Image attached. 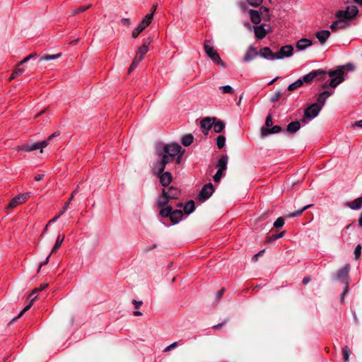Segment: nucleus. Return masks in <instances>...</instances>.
Masks as SVG:
<instances>
[{"mask_svg":"<svg viewBox=\"0 0 362 362\" xmlns=\"http://www.w3.org/2000/svg\"><path fill=\"white\" fill-rule=\"evenodd\" d=\"M180 194V189L173 186L163 188L162 189V196L157 200V206L163 207L168 205H173L171 201L177 199Z\"/></svg>","mask_w":362,"mask_h":362,"instance_id":"obj_2","label":"nucleus"},{"mask_svg":"<svg viewBox=\"0 0 362 362\" xmlns=\"http://www.w3.org/2000/svg\"><path fill=\"white\" fill-rule=\"evenodd\" d=\"M193 140H194V137L192 134H187V135H185L182 138V144L185 146H189V145L192 144V143L193 142Z\"/></svg>","mask_w":362,"mask_h":362,"instance_id":"obj_32","label":"nucleus"},{"mask_svg":"<svg viewBox=\"0 0 362 362\" xmlns=\"http://www.w3.org/2000/svg\"><path fill=\"white\" fill-rule=\"evenodd\" d=\"M276 240V235H270V236L267 238V242H268V243H271V242L274 241Z\"/></svg>","mask_w":362,"mask_h":362,"instance_id":"obj_62","label":"nucleus"},{"mask_svg":"<svg viewBox=\"0 0 362 362\" xmlns=\"http://www.w3.org/2000/svg\"><path fill=\"white\" fill-rule=\"evenodd\" d=\"M282 130L281 127L279 125H275L273 127L270 128H264L261 129V134L262 136L264 137L269 134H277Z\"/></svg>","mask_w":362,"mask_h":362,"instance_id":"obj_21","label":"nucleus"},{"mask_svg":"<svg viewBox=\"0 0 362 362\" xmlns=\"http://www.w3.org/2000/svg\"><path fill=\"white\" fill-rule=\"evenodd\" d=\"M204 49L206 54L213 62L220 65L221 67H226V64L221 60L218 53L212 46L211 40H205Z\"/></svg>","mask_w":362,"mask_h":362,"instance_id":"obj_4","label":"nucleus"},{"mask_svg":"<svg viewBox=\"0 0 362 362\" xmlns=\"http://www.w3.org/2000/svg\"><path fill=\"white\" fill-rule=\"evenodd\" d=\"M223 170L218 169V170L216 171V174L214 176V180L215 182H218L220 181L223 176Z\"/></svg>","mask_w":362,"mask_h":362,"instance_id":"obj_51","label":"nucleus"},{"mask_svg":"<svg viewBox=\"0 0 362 362\" xmlns=\"http://www.w3.org/2000/svg\"><path fill=\"white\" fill-rule=\"evenodd\" d=\"M147 28L144 23H140L138 26L132 31V35L133 38H136L146 28Z\"/></svg>","mask_w":362,"mask_h":362,"instance_id":"obj_29","label":"nucleus"},{"mask_svg":"<svg viewBox=\"0 0 362 362\" xmlns=\"http://www.w3.org/2000/svg\"><path fill=\"white\" fill-rule=\"evenodd\" d=\"M339 69H341L344 72V70H347V71H353L355 70L356 66L353 64H351V63H347V64H346L344 66H340L339 67Z\"/></svg>","mask_w":362,"mask_h":362,"instance_id":"obj_46","label":"nucleus"},{"mask_svg":"<svg viewBox=\"0 0 362 362\" xmlns=\"http://www.w3.org/2000/svg\"><path fill=\"white\" fill-rule=\"evenodd\" d=\"M325 75V71L322 69H317L310 72L308 74H305L302 78H300L302 81V83H310L315 78L318 76H321Z\"/></svg>","mask_w":362,"mask_h":362,"instance_id":"obj_13","label":"nucleus"},{"mask_svg":"<svg viewBox=\"0 0 362 362\" xmlns=\"http://www.w3.org/2000/svg\"><path fill=\"white\" fill-rule=\"evenodd\" d=\"M322 110L321 105L318 103H313L310 105L305 110L303 117L301 119L302 123H307L310 120L316 117Z\"/></svg>","mask_w":362,"mask_h":362,"instance_id":"obj_6","label":"nucleus"},{"mask_svg":"<svg viewBox=\"0 0 362 362\" xmlns=\"http://www.w3.org/2000/svg\"><path fill=\"white\" fill-rule=\"evenodd\" d=\"M68 209V204H64V207L62 209V210L59 212V214L55 216L57 217V219L66 211V210Z\"/></svg>","mask_w":362,"mask_h":362,"instance_id":"obj_57","label":"nucleus"},{"mask_svg":"<svg viewBox=\"0 0 362 362\" xmlns=\"http://www.w3.org/2000/svg\"><path fill=\"white\" fill-rule=\"evenodd\" d=\"M273 124L272 116L271 114H269L266 117L265 120V127L264 128H270Z\"/></svg>","mask_w":362,"mask_h":362,"instance_id":"obj_48","label":"nucleus"},{"mask_svg":"<svg viewBox=\"0 0 362 362\" xmlns=\"http://www.w3.org/2000/svg\"><path fill=\"white\" fill-rule=\"evenodd\" d=\"M62 55L61 53L57 54H46L40 59V61H49L58 59Z\"/></svg>","mask_w":362,"mask_h":362,"instance_id":"obj_41","label":"nucleus"},{"mask_svg":"<svg viewBox=\"0 0 362 362\" xmlns=\"http://www.w3.org/2000/svg\"><path fill=\"white\" fill-rule=\"evenodd\" d=\"M259 55L264 59L272 61L276 59V53L272 52L271 49L267 47L261 49L259 52Z\"/></svg>","mask_w":362,"mask_h":362,"instance_id":"obj_17","label":"nucleus"},{"mask_svg":"<svg viewBox=\"0 0 362 362\" xmlns=\"http://www.w3.org/2000/svg\"><path fill=\"white\" fill-rule=\"evenodd\" d=\"M141 62V57H139L138 55H136L133 59V62L132 64L130 65V67L129 69V72L132 71L134 69H135L137 66V64Z\"/></svg>","mask_w":362,"mask_h":362,"instance_id":"obj_45","label":"nucleus"},{"mask_svg":"<svg viewBox=\"0 0 362 362\" xmlns=\"http://www.w3.org/2000/svg\"><path fill=\"white\" fill-rule=\"evenodd\" d=\"M258 54L259 53L257 49L254 46L250 45L244 56L243 61L245 62H250L251 60L254 59Z\"/></svg>","mask_w":362,"mask_h":362,"instance_id":"obj_18","label":"nucleus"},{"mask_svg":"<svg viewBox=\"0 0 362 362\" xmlns=\"http://www.w3.org/2000/svg\"><path fill=\"white\" fill-rule=\"evenodd\" d=\"M226 322H227V320H225L221 323H219L218 325H214L212 327V328L214 329H220Z\"/></svg>","mask_w":362,"mask_h":362,"instance_id":"obj_56","label":"nucleus"},{"mask_svg":"<svg viewBox=\"0 0 362 362\" xmlns=\"http://www.w3.org/2000/svg\"><path fill=\"white\" fill-rule=\"evenodd\" d=\"M178 346V342L175 341L170 344L169 346H166L164 349V352H168L172 350L173 349L176 348Z\"/></svg>","mask_w":362,"mask_h":362,"instance_id":"obj_53","label":"nucleus"},{"mask_svg":"<svg viewBox=\"0 0 362 362\" xmlns=\"http://www.w3.org/2000/svg\"><path fill=\"white\" fill-rule=\"evenodd\" d=\"M361 252V245H357L354 250V256L356 259H359Z\"/></svg>","mask_w":362,"mask_h":362,"instance_id":"obj_52","label":"nucleus"},{"mask_svg":"<svg viewBox=\"0 0 362 362\" xmlns=\"http://www.w3.org/2000/svg\"><path fill=\"white\" fill-rule=\"evenodd\" d=\"M215 118L211 119L210 117H206L200 122L201 129L204 134L206 135L208 134L209 131L212 127Z\"/></svg>","mask_w":362,"mask_h":362,"instance_id":"obj_16","label":"nucleus"},{"mask_svg":"<svg viewBox=\"0 0 362 362\" xmlns=\"http://www.w3.org/2000/svg\"><path fill=\"white\" fill-rule=\"evenodd\" d=\"M228 160V157L227 155H222L218 161L217 167L218 168V170H221L223 171L226 170L227 168V163Z\"/></svg>","mask_w":362,"mask_h":362,"instance_id":"obj_26","label":"nucleus"},{"mask_svg":"<svg viewBox=\"0 0 362 362\" xmlns=\"http://www.w3.org/2000/svg\"><path fill=\"white\" fill-rule=\"evenodd\" d=\"M358 13V9L356 6L351 5L347 6L346 10L338 11L335 16L337 18L344 21L346 23L354 18Z\"/></svg>","mask_w":362,"mask_h":362,"instance_id":"obj_5","label":"nucleus"},{"mask_svg":"<svg viewBox=\"0 0 362 362\" xmlns=\"http://www.w3.org/2000/svg\"><path fill=\"white\" fill-rule=\"evenodd\" d=\"M284 219L282 217H279L274 223V226L275 228H281L284 225Z\"/></svg>","mask_w":362,"mask_h":362,"instance_id":"obj_47","label":"nucleus"},{"mask_svg":"<svg viewBox=\"0 0 362 362\" xmlns=\"http://www.w3.org/2000/svg\"><path fill=\"white\" fill-rule=\"evenodd\" d=\"M50 255H51V254H49V255L46 257V259H45V260H44V262H41V263L40 264V265H39V268H38V270H37V272H40V268H41L43 265H45V264H47L48 263L49 259V257H50Z\"/></svg>","mask_w":362,"mask_h":362,"instance_id":"obj_55","label":"nucleus"},{"mask_svg":"<svg viewBox=\"0 0 362 362\" xmlns=\"http://www.w3.org/2000/svg\"><path fill=\"white\" fill-rule=\"evenodd\" d=\"M151 37H149L148 38V41L144 42L141 47H139L136 55H138L139 57H141V61L143 59L144 56L148 51V46L151 43Z\"/></svg>","mask_w":362,"mask_h":362,"instance_id":"obj_22","label":"nucleus"},{"mask_svg":"<svg viewBox=\"0 0 362 362\" xmlns=\"http://www.w3.org/2000/svg\"><path fill=\"white\" fill-rule=\"evenodd\" d=\"M303 86V83H302V81L299 78L298 79L297 81H294L293 83H292L291 84H290L288 86V88L287 90L288 91H293L295 90H296L297 88L301 87Z\"/></svg>","mask_w":362,"mask_h":362,"instance_id":"obj_35","label":"nucleus"},{"mask_svg":"<svg viewBox=\"0 0 362 362\" xmlns=\"http://www.w3.org/2000/svg\"><path fill=\"white\" fill-rule=\"evenodd\" d=\"M28 197H29V193L22 194H19V195L15 197L8 203L7 209H12L15 208L18 205H20V204H23L24 202H25V200Z\"/></svg>","mask_w":362,"mask_h":362,"instance_id":"obj_15","label":"nucleus"},{"mask_svg":"<svg viewBox=\"0 0 362 362\" xmlns=\"http://www.w3.org/2000/svg\"><path fill=\"white\" fill-rule=\"evenodd\" d=\"M47 146V141H42L33 144H23L21 146L20 149L25 151H33L37 149H40V152H42V149Z\"/></svg>","mask_w":362,"mask_h":362,"instance_id":"obj_12","label":"nucleus"},{"mask_svg":"<svg viewBox=\"0 0 362 362\" xmlns=\"http://www.w3.org/2000/svg\"><path fill=\"white\" fill-rule=\"evenodd\" d=\"M348 25H349V23H346L344 21L338 19L337 21H334L331 24L330 28L332 30H335L337 29H343V28H345Z\"/></svg>","mask_w":362,"mask_h":362,"instance_id":"obj_28","label":"nucleus"},{"mask_svg":"<svg viewBox=\"0 0 362 362\" xmlns=\"http://www.w3.org/2000/svg\"><path fill=\"white\" fill-rule=\"evenodd\" d=\"M153 173L159 178L160 182L164 188L168 187L173 180V176L170 173L164 171L159 172L158 170L156 168V163L153 164Z\"/></svg>","mask_w":362,"mask_h":362,"instance_id":"obj_8","label":"nucleus"},{"mask_svg":"<svg viewBox=\"0 0 362 362\" xmlns=\"http://www.w3.org/2000/svg\"><path fill=\"white\" fill-rule=\"evenodd\" d=\"M64 240V235H62V237H61V235H59L57 237L56 243L51 250V254L57 251V250L61 247Z\"/></svg>","mask_w":362,"mask_h":362,"instance_id":"obj_34","label":"nucleus"},{"mask_svg":"<svg viewBox=\"0 0 362 362\" xmlns=\"http://www.w3.org/2000/svg\"><path fill=\"white\" fill-rule=\"evenodd\" d=\"M269 9L267 7L262 6L259 11L250 9L249 11L251 21L254 24H259L261 22V16H263L264 12L268 13Z\"/></svg>","mask_w":362,"mask_h":362,"instance_id":"obj_10","label":"nucleus"},{"mask_svg":"<svg viewBox=\"0 0 362 362\" xmlns=\"http://www.w3.org/2000/svg\"><path fill=\"white\" fill-rule=\"evenodd\" d=\"M224 288H222L221 290H219L217 293H216V299L217 300H219L221 298V297L223 296V293H224Z\"/></svg>","mask_w":362,"mask_h":362,"instance_id":"obj_60","label":"nucleus"},{"mask_svg":"<svg viewBox=\"0 0 362 362\" xmlns=\"http://www.w3.org/2000/svg\"><path fill=\"white\" fill-rule=\"evenodd\" d=\"M348 293V287H347V286H346L345 290H344V292L341 293V297H340V300H341V302H342V301H344V297H345V296L346 295V293Z\"/></svg>","mask_w":362,"mask_h":362,"instance_id":"obj_61","label":"nucleus"},{"mask_svg":"<svg viewBox=\"0 0 362 362\" xmlns=\"http://www.w3.org/2000/svg\"><path fill=\"white\" fill-rule=\"evenodd\" d=\"M153 18V13H148L144 16L143 20L141 21V23H144V25L148 27L151 23Z\"/></svg>","mask_w":362,"mask_h":362,"instance_id":"obj_40","label":"nucleus"},{"mask_svg":"<svg viewBox=\"0 0 362 362\" xmlns=\"http://www.w3.org/2000/svg\"><path fill=\"white\" fill-rule=\"evenodd\" d=\"M344 74V72L342 69L339 68L336 70L329 71L328 76L331 78L329 86L332 88H336L345 80L343 76Z\"/></svg>","mask_w":362,"mask_h":362,"instance_id":"obj_7","label":"nucleus"},{"mask_svg":"<svg viewBox=\"0 0 362 362\" xmlns=\"http://www.w3.org/2000/svg\"><path fill=\"white\" fill-rule=\"evenodd\" d=\"M315 36L321 44H324L330 36V32L327 30H323L316 33Z\"/></svg>","mask_w":362,"mask_h":362,"instance_id":"obj_24","label":"nucleus"},{"mask_svg":"<svg viewBox=\"0 0 362 362\" xmlns=\"http://www.w3.org/2000/svg\"><path fill=\"white\" fill-rule=\"evenodd\" d=\"M48 284H46V283H43L42 284H40V287L38 288H35L31 293L30 294V297H32V298L34 297V296H36L37 297V293L38 292H40V291H42L44 290L45 288H46L47 287Z\"/></svg>","mask_w":362,"mask_h":362,"instance_id":"obj_38","label":"nucleus"},{"mask_svg":"<svg viewBox=\"0 0 362 362\" xmlns=\"http://www.w3.org/2000/svg\"><path fill=\"white\" fill-rule=\"evenodd\" d=\"M346 205L353 210H358L362 207V195Z\"/></svg>","mask_w":362,"mask_h":362,"instance_id":"obj_25","label":"nucleus"},{"mask_svg":"<svg viewBox=\"0 0 362 362\" xmlns=\"http://www.w3.org/2000/svg\"><path fill=\"white\" fill-rule=\"evenodd\" d=\"M220 89L221 90L223 93L233 94L234 92L233 88L229 85L221 86Z\"/></svg>","mask_w":362,"mask_h":362,"instance_id":"obj_43","label":"nucleus"},{"mask_svg":"<svg viewBox=\"0 0 362 362\" xmlns=\"http://www.w3.org/2000/svg\"><path fill=\"white\" fill-rule=\"evenodd\" d=\"M195 209V204L194 201L190 200L184 206V211L187 214H190Z\"/></svg>","mask_w":362,"mask_h":362,"instance_id":"obj_30","label":"nucleus"},{"mask_svg":"<svg viewBox=\"0 0 362 362\" xmlns=\"http://www.w3.org/2000/svg\"><path fill=\"white\" fill-rule=\"evenodd\" d=\"M353 127H361V128H362V119H361V120H359V121L356 122L353 124Z\"/></svg>","mask_w":362,"mask_h":362,"instance_id":"obj_63","label":"nucleus"},{"mask_svg":"<svg viewBox=\"0 0 362 362\" xmlns=\"http://www.w3.org/2000/svg\"><path fill=\"white\" fill-rule=\"evenodd\" d=\"M35 298H36V296H34V297L32 298V300H30V302L29 303V304H28V305H26V306L23 309V310H21V313L18 315V316H16V317H14V318L13 319V321L16 320L17 319H18L19 317H21L23 315V313H24L25 312L28 311V310L31 308V306H32V305H33V300H34Z\"/></svg>","mask_w":362,"mask_h":362,"instance_id":"obj_36","label":"nucleus"},{"mask_svg":"<svg viewBox=\"0 0 362 362\" xmlns=\"http://www.w3.org/2000/svg\"><path fill=\"white\" fill-rule=\"evenodd\" d=\"M214 192V185L211 182L206 184L203 186L199 194H198L199 200L202 202L206 201L212 195Z\"/></svg>","mask_w":362,"mask_h":362,"instance_id":"obj_9","label":"nucleus"},{"mask_svg":"<svg viewBox=\"0 0 362 362\" xmlns=\"http://www.w3.org/2000/svg\"><path fill=\"white\" fill-rule=\"evenodd\" d=\"M23 71H24V69L22 68H19V69L14 70L13 72L12 73V74L11 75V76L9 77V81H12L17 76L21 75Z\"/></svg>","mask_w":362,"mask_h":362,"instance_id":"obj_44","label":"nucleus"},{"mask_svg":"<svg viewBox=\"0 0 362 362\" xmlns=\"http://www.w3.org/2000/svg\"><path fill=\"white\" fill-rule=\"evenodd\" d=\"M121 22L125 26L130 25V19L129 18H123L121 19Z\"/></svg>","mask_w":362,"mask_h":362,"instance_id":"obj_59","label":"nucleus"},{"mask_svg":"<svg viewBox=\"0 0 362 362\" xmlns=\"http://www.w3.org/2000/svg\"><path fill=\"white\" fill-rule=\"evenodd\" d=\"M254 32L257 39H263L269 33L271 32L269 25L262 24L260 25L254 26Z\"/></svg>","mask_w":362,"mask_h":362,"instance_id":"obj_11","label":"nucleus"},{"mask_svg":"<svg viewBox=\"0 0 362 362\" xmlns=\"http://www.w3.org/2000/svg\"><path fill=\"white\" fill-rule=\"evenodd\" d=\"M282 95V93L281 91H277L270 98V101L272 103H275L276 102L277 100H279V98L281 97Z\"/></svg>","mask_w":362,"mask_h":362,"instance_id":"obj_50","label":"nucleus"},{"mask_svg":"<svg viewBox=\"0 0 362 362\" xmlns=\"http://www.w3.org/2000/svg\"><path fill=\"white\" fill-rule=\"evenodd\" d=\"M91 6V5H88L86 6H79L78 8H77L76 9H74V10H71V15L73 16H75L76 14H78L80 13H82L86 10H88L90 7Z\"/></svg>","mask_w":362,"mask_h":362,"instance_id":"obj_39","label":"nucleus"},{"mask_svg":"<svg viewBox=\"0 0 362 362\" xmlns=\"http://www.w3.org/2000/svg\"><path fill=\"white\" fill-rule=\"evenodd\" d=\"M183 152L181 146L178 144L158 145L156 153L160 159L156 162V168L159 172L164 171L166 165L175 159H176V163L179 164Z\"/></svg>","mask_w":362,"mask_h":362,"instance_id":"obj_1","label":"nucleus"},{"mask_svg":"<svg viewBox=\"0 0 362 362\" xmlns=\"http://www.w3.org/2000/svg\"><path fill=\"white\" fill-rule=\"evenodd\" d=\"M350 354H351V351L348 346H346L342 348L343 360L344 362L349 361Z\"/></svg>","mask_w":362,"mask_h":362,"instance_id":"obj_37","label":"nucleus"},{"mask_svg":"<svg viewBox=\"0 0 362 362\" xmlns=\"http://www.w3.org/2000/svg\"><path fill=\"white\" fill-rule=\"evenodd\" d=\"M226 142V138L223 135H219L216 139V145L218 148H222Z\"/></svg>","mask_w":362,"mask_h":362,"instance_id":"obj_42","label":"nucleus"},{"mask_svg":"<svg viewBox=\"0 0 362 362\" xmlns=\"http://www.w3.org/2000/svg\"><path fill=\"white\" fill-rule=\"evenodd\" d=\"M160 209L159 214L163 218L169 217L173 224L178 223L182 218L183 212L180 209L173 210V205H168Z\"/></svg>","mask_w":362,"mask_h":362,"instance_id":"obj_3","label":"nucleus"},{"mask_svg":"<svg viewBox=\"0 0 362 362\" xmlns=\"http://www.w3.org/2000/svg\"><path fill=\"white\" fill-rule=\"evenodd\" d=\"M44 175L43 174H39V175H37L35 177V181H40L41 180L43 179L44 177Z\"/></svg>","mask_w":362,"mask_h":362,"instance_id":"obj_64","label":"nucleus"},{"mask_svg":"<svg viewBox=\"0 0 362 362\" xmlns=\"http://www.w3.org/2000/svg\"><path fill=\"white\" fill-rule=\"evenodd\" d=\"M78 186L77 187V188L76 189H74L71 194V197H69V200L67 201V202L65 204H68V206H69L71 202L73 200L75 194L78 192Z\"/></svg>","mask_w":362,"mask_h":362,"instance_id":"obj_54","label":"nucleus"},{"mask_svg":"<svg viewBox=\"0 0 362 362\" xmlns=\"http://www.w3.org/2000/svg\"><path fill=\"white\" fill-rule=\"evenodd\" d=\"M247 3L252 6L257 7L261 5L263 0H246Z\"/></svg>","mask_w":362,"mask_h":362,"instance_id":"obj_49","label":"nucleus"},{"mask_svg":"<svg viewBox=\"0 0 362 362\" xmlns=\"http://www.w3.org/2000/svg\"><path fill=\"white\" fill-rule=\"evenodd\" d=\"M300 122L295 121L289 123L287 126V132L290 134L296 132L300 128Z\"/></svg>","mask_w":362,"mask_h":362,"instance_id":"obj_27","label":"nucleus"},{"mask_svg":"<svg viewBox=\"0 0 362 362\" xmlns=\"http://www.w3.org/2000/svg\"><path fill=\"white\" fill-rule=\"evenodd\" d=\"M334 93L333 90H325L319 94L317 98V103L321 105V108L325 105L327 99Z\"/></svg>","mask_w":362,"mask_h":362,"instance_id":"obj_19","label":"nucleus"},{"mask_svg":"<svg viewBox=\"0 0 362 362\" xmlns=\"http://www.w3.org/2000/svg\"><path fill=\"white\" fill-rule=\"evenodd\" d=\"M225 127V123L223 121H218L216 123L214 122L213 128L216 133H220Z\"/></svg>","mask_w":362,"mask_h":362,"instance_id":"obj_33","label":"nucleus"},{"mask_svg":"<svg viewBox=\"0 0 362 362\" xmlns=\"http://www.w3.org/2000/svg\"><path fill=\"white\" fill-rule=\"evenodd\" d=\"M132 303L136 309H139L140 306L143 304V302L133 300Z\"/></svg>","mask_w":362,"mask_h":362,"instance_id":"obj_58","label":"nucleus"},{"mask_svg":"<svg viewBox=\"0 0 362 362\" xmlns=\"http://www.w3.org/2000/svg\"><path fill=\"white\" fill-rule=\"evenodd\" d=\"M293 47L292 45H287L281 47L278 52H276V59H282L285 57H289L293 54Z\"/></svg>","mask_w":362,"mask_h":362,"instance_id":"obj_14","label":"nucleus"},{"mask_svg":"<svg viewBox=\"0 0 362 362\" xmlns=\"http://www.w3.org/2000/svg\"><path fill=\"white\" fill-rule=\"evenodd\" d=\"M349 264H346L343 268L339 269L337 274V279L341 281H346L349 277Z\"/></svg>","mask_w":362,"mask_h":362,"instance_id":"obj_20","label":"nucleus"},{"mask_svg":"<svg viewBox=\"0 0 362 362\" xmlns=\"http://www.w3.org/2000/svg\"><path fill=\"white\" fill-rule=\"evenodd\" d=\"M313 45L310 40L307 38H302L296 42V48L300 50H304Z\"/></svg>","mask_w":362,"mask_h":362,"instance_id":"obj_23","label":"nucleus"},{"mask_svg":"<svg viewBox=\"0 0 362 362\" xmlns=\"http://www.w3.org/2000/svg\"><path fill=\"white\" fill-rule=\"evenodd\" d=\"M310 206H312V204L306 205V206H303L301 209L297 210L295 212L290 213V214H287L286 217L287 218H293V217L299 216L303 214V212L304 211L309 209Z\"/></svg>","mask_w":362,"mask_h":362,"instance_id":"obj_31","label":"nucleus"}]
</instances>
